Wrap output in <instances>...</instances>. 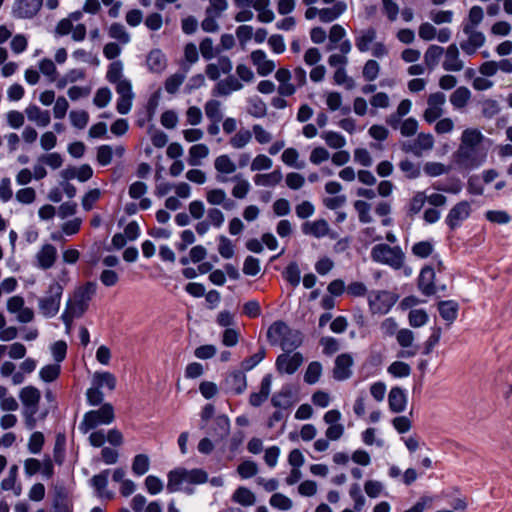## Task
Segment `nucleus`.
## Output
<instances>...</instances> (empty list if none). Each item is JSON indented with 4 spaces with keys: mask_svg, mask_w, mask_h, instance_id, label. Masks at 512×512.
I'll list each match as a JSON object with an SVG mask.
<instances>
[{
    "mask_svg": "<svg viewBox=\"0 0 512 512\" xmlns=\"http://www.w3.org/2000/svg\"><path fill=\"white\" fill-rule=\"evenodd\" d=\"M267 338L271 345H280L286 352L293 351L302 343L301 333L282 321H276L268 328Z\"/></svg>",
    "mask_w": 512,
    "mask_h": 512,
    "instance_id": "obj_1",
    "label": "nucleus"
},
{
    "mask_svg": "<svg viewBox=\"0 0 512 512\" xmlns=\"http://www.w3.org/2000/svg\"><path fill=\"white\" fill-rule=\"evenodd\" d=\"M97 285L94 282H87L77 287L71 298L67 301L66 309L73 315L82 316L89 307V302L96 293Z\"/></svg>",
    "mask_w": 512,
    "mask_h": 512,
    "instance_id": "obj_2",
    "label": "nucleus"
},
{
    "mask_svg": "<svg viewBox=\"0 0 512 512\" xmlns=\"http://www.w3.org/2000/svg\"><path fill=\"white\" fill-rule=\"evenodd\" d=\"M371 258L377 263L400 269L404 264V253L399 246L377 244L371 249Z\"/></svg>",
    "mask_w": 512,
    "mask_h": 512,
    "instance_id": "obj_3",
    "label": "nucleus"
},
{
    "mask_svg": "<svg viewBox=\"0 0 512 512\" xmlns=\"http://www.w3.org/2000/svg\"><path fill=\"white\" fill-rule=\"evenodd\" d=\"M115 419L114 408L110 403H104L97 410H91L85 413L79 429L86 434L99 425H108Z\"/></svg>",
    "mask_w": 512,
    "mask_h": 512,
    "instance_id": "obj_4",
    "label": "nucleus"
},
{
    "mask_svg": "<svg viewBox=\"0 0 512 512\" xmlns=\"http://www.w3.org/2000/svg\"><path fill=\"white\" fill-rule=\"evenodd\" d=\"M63 289L60 283L53 282L49 285L46 294L39 298V310L44 317L51 318L58 313Z\"/></svg>",
    "mask_w": 512,
    "mask_h": 512,
    "instance_id": "obj_5",
    "label": "nucleus"
},
{
    "mask_svg": "<svg viewBox=\"0 0 512 512\" xmlns=\"http://www.w3.org/2000/svg\"><path fill=\"white\" fill-rule=\"evenodd\" d=\"M457 154L460 164L467 170L478 169L486 160V155L478 148L459 147Z\"/></svg>",
    "mask_w": 512,
    "mask_h": 512,
    "instance_id": "obj_6",
    "label": "nucleus"
},
{
    "mask_svg": "<svg viewBox=\"0 0 512 512\" xmlns=\"http://www.w3.org/2000/svg\"><path fill=\"white\" fill-rule=\"evenodd\" d=\"M369 306L373 313L385 314L395 304L394 295L387 291H373L368 297Z\"/></svg>",
    "mask_w": 512,
    "mask_h": 512,
    "instance_id": "obj_7",
    "label": "nucleus"
},
{
    "mask_svg": "<svg viewBox=\"0 0 512 512\" xmlns=\"http://www.w3.org/2000/svg\"><path fill=\"white\" fill-rule=\"evenodd\" d=\"M7 310L12 314H17L16 319L21 323H29L34 319L33 310L25 307V301L22 296L10 297L7 301Z\"/></svg>",
    "mask_w": 512,
    "mask_h": 512,
    "instance_id": "obj_8",
    "label": "nucleus"
},
{
    "mask_svg": "<svg viewBox=\"0 0 512 512\" xmlns=\"http://www.w3.org/2000/svg\"><path fill=\"white\" fill-rule=\"evenodd\" d=\"M433 143L434 140L431 134L420 133L413 141L404 142L402 144V150L420 157L423 152L432 149Z\"/></svg>",
    "mask_w": 512,
    "mask_h": 512,
    "instance_id": "obj_9",
    "label": "nucleus"
},
{
    "mask_svg": "<svg viewBox=\"0 0 512 512\" xmlns=\"http://www.w3.org/2000/svg\"><path fill=\"white\" fill-rule=\"evenodd\" d=\"M446 97L442 92L433 93L428 98V108L424 112V118L427 122L432 123L437 120L442 112Z\"/></svg>",
    "mask_w": 512,
    "mask_h": 512,
    "instance_id": "obj_10",
    "label": "nucleus"
},
{
    "mask_svg": "<svg viewBox=\"0 0 512 512\" xmlns=\"http://www.w3.org/2000/svg\"><path fill=\"white\" fill-rule=\"evenodd\" d=\"M302 362L303 357L300 353L290 355L288 352L277 357L276 367L280 373L293 374L301 366Z\"/></svg>",
    "mask_w": 512,
    "mask_h": 512,
    "instance_id": "obj_11",
    "label": "nucleus"
},
{
    "mask_svg": "<svg viewBox=\"0 0 512 512\" xmlns=\"http://www.w3.org/2000/svg\"><path fill=\"white\" fill-rule=\"evenodd\" d=\"M19 398L23 405V411H38L41 399L40 391L33 386H26L21 389Z\"/></svg>",
    "mask_w": 512,
    "mask_h": 512,
    "instance_id": "obj_12",
    "label": "nucleus"
},
{
    "mask_svg": "<svg viewBox=\"0 0 512 512\" xmlns=\"http://www.w3.org/2000/svg\"><path fill=\"white\" fill-rule=\"evenodd\" d=\"M37 266L43 270L50 269L56 262L57 249L52 244H45L37 252Z\"/></svg>",
    "mask_w": 512,
    "mask_h": 512,
    "instance_id": "obj_13",
    "label": "nucleus"
},
{
    "mask_svg": "<svg viewBox=\"0 0 512 512\" xmlns=\"http://www.w3.org/2000/svg\"><path fill=\"white\" fill-rule=\"evenodd\" d=\"M43 0H17L14 13L19 18H32L42 6Z\"/></svg>",
    "mask_w": 512,
    "mask_h": 512,
    "instance_id": "obj_14",
    "label": "nucleus"
},
{
    "mask_svg": "<svg viewBox=\"0 0 512 512\" xmlns=\"http://www.w3.org/2000/svg\"><path fill=\"white\" fill-rule=\"evenodd\" d=\"M250 59L254 66L257 68V73L260 76H267L275 69V63L266 58V54L262 50H255L251 52Z\"/></svg>",
    "mask_w": 512,
    "mask_h": 512,
    "instance_id": "obj_15",
    "label": "nucleus"
},
{
    "mask_svg": "<svg viewBox=\"0 0 512 512\" xmlns=\"http://www.w3.org/2000/svg\"><path fill=\"white\" fill-rule=\"evenodd\" d=\"M353 359L349 354H341L335 360V367L333 369V377L336 380H345L351 376V366Z\"/></svg>",
    "mask_w": 512,
    "mask_h": 512,
    "instance_id": "obj_16",
    "label": "nucleus"
},
{
    "mask_svg": "<svg viewBox=\"0 0 512 512\" xmlns=\"http://www.w3.org/2000/svg\"><path fill=\"white\" fill-rule=\"evenodd\" d=\"M243 88V84L233 75H229L223 80H220L213 89L215 96H228L234 91H239Z\"/></svg>",
    "mask_w": 512,
    "mask_h": 512,
    "instance_id": "obj_17",
    "label": "nucleus"
},
{
    "mask_svg": "<svg viewBox=\"0 0 512 512\" xmlns=\"http://www.w3.org/2000/svg\"><path fill=\"white\" fill-rule=\"evenodd\" d=\"M471 212V206L468 201H461L450 209V231L459 226L467 219Z\"/></svg>",
    "mask_w": 512,
    "mask_h": 512,
    "instance_id": "obj_18",
    "label": "nucleus"
},
{
    "mask_svg": "<svg viewBox=\"0 0 512 512\" xmlns=\"http://www.w3.org/2000/svg\"><path fill=\"white\" fill-rule=\"evenodd\" d=\"M24 112L28 120L34 122L39 127H46L51 122L50 112L42 110L36 105H29Z\"/></svg>",
    "mask_w": 512,
    "mask_h": 512,
    "instance_id": "obj_19",
    "label": "nucleus"
},
{
    "mask_svg": "<svg viewBox=\"0 0 512 512\" xmlns=\"http://www.w3.org/2000/svg\"><path fill=\"white\" fill-rule=\"evenodd\" d=\"M226 389L235 394H241L247 387L246 376L241 371L231 372L225 379Z\"/></svg>",
    "mask_w": 512,
    "mask_h": 512,
    "instance_id": "obj_20",
    "label": "nucleus"
},
{
    "mask_svg": "<svg viewBox=\"0 0 512 512\" xmlns=\"http://www.w3.org/2000/svg\"><path fill=\"white\" fill-rule=\"evenodd\" d=\"M470 98L471 91L465 86H460L450 94V104L455 110L464 112Z\"/></svg>",
    "mask_w": 512,
    "mask_h": 512,
    "instance_id": "obj_21",
    "label": "nucleus"
},
{
    "mask_svg": "<svg viewBox=\"0 0 512 512\" xmlns=\"http://www.w3.org/2000/svg\"><path fill=\"white\" fill-rule=\"evenodd\" d=\"M330 228L328 222L324 219H319L313 222L307 221L302 224V232L306 235H311L316 238H321L329 234Z\"/></svg>",
    "mask_w": 512,
    "mask_h": 512,
    "instance_id": "obj_22",
    "label": "nucleus"
},
{
    "mask_svg": "<svg viewBox=\"0 0 512 512\" xmlns=\"http://www.w3.org/2000/svg\"><path fill=\"white\" fill-rule=\"evenodd\" d=\"M435 272L431 267H424L418 278L419 289L425 295H432L436 292L434 284Z\"/></svg>",
    "mask_w": 512,
    "mask_h": 512,
    "instance_id": "obj_23",
    "label": "nucleus"
},
{
    "mask_svg": "<svg viewBox=\"0 0 512 512\" xmlns=\"http://www.w3.org/2000/svg\"><path fill=\"white\" fill-rule=\"evenodd\" d=\"M271 383L272 376L268 374L261 381L260 391L254 392L250 395L249 403L252 406L258 407L268 399L271 390Z\"/></svg>",
    "mask_w": 512,
    "mask_h": 512,
    "instance_id": "obj_24",
    "label": "nucleus"
},
{
    "mask_svg": "<svg viewBox=\"0 0 512 512\" xmlns=\"http://www.w3.org/2000/svg\"><path fill=\"white\" fill-rule=\"evenodd\" d=\"M406 395L400 387H393L388 395L390 409L395 413H400L406 406Z\"/></svg>",
    "mask_w": 512,
    "mask_h": 512,
    "instance_id": "obj_25",
    "label": "nucleus"
},
{
    "mask_svg": "<svg viewBox=\"0 0 512 512\" xmlns=\"http://www.w3.org/2000/svg\"><path fill=\"white\" fill-rule=\"evenodd\" d=\"M468 500L458 487H450V512H466Z\"/></svg>",
    "mask_w": 512,
    "mask_h": 512,
    "instance_id": "obj_26",
    "label": "nucleus"
},
{
    "mask_svg": "<svg viewBox=\"0 0 512 512\" xmlns=\"http://www.w3.org/2000/svg\"><path fill=\"white\" fill-rule=\"evenodd\" d=\"M485 42V36L482 32L473 31L469 34L468 40L460 44L461 49L468 55H472Z\"/></svg>",
    "mask_w": 512,
    "mask_h": 512,
    "instance_id": "obj_27",
    "label": "nucleus"
},
{
    "mask_svg": "<svg viewBox=\"0 0 512 512\" xmlns=\"http://www.w3.org/2000/svg\"><path fill=\"white\" fill-rule=\"evenodd\" d=\"M483 139L484 135L480 130L468 128L462 132L461 144L459 147L478 148Z\"/></svg>",
    "mask_w": 512,
    "mask_h": 512,
    "instance_id": "obj_28",
    "label": "nucleus"
},
{
    "mask_svg": "<svg viewBox=\"0 0 512 512\" xmlns=\"http://www.w3.org/2000/svg\"><path fill=\"white\" fill-rule=\"evenodd\" d=\"M346 8V3L339 1L332 7L320 9V21L324 23L332 22L343 14Z\"/></svg>",
    "mask_w": 512,
    "mask_h": 512,
    "instance_id": "obj_29",
    "label": "nucleus"
},
{
    "mask_svg": "<svg viewBox=\"0 0 512 512\" xmlns=\"http://www.w3.org/2000/svg\"><path fill=\"white\" fill-rule=\"evenodd\" d=\"M54 508L56 512H70L68 492L62 486L54 487Z\"/></svg>",
    "mask_w": 512,
    "mask_h": 512,
    "instance_id": "obj_30",
    "label": "nucleus"
},
{
    "mask_svg": "<svg viewBox=\"0 0 512 512\" xmlns=\"http://www.w3.org/2000/svg\"><path fill=\"white\" fill-rule=\"evenodd\" d=\"M147 65L153 72H161L166 66V59L164 54L159 49L150 51L147 56Z\"/></svg>",
    "mask_w": 512,
    "mask_h": 512,
    "instance_id": "obj_31",
    "label": "nucleus"
},
{
    "mask_svg": "<svg viewBox=\"0 0 512 512\" xmlns=\"http://www.w3.org/2000/svg\"><path fill=\"white\" fill-rule=\"evenodd\" d=\"M376 39V30L372 27L361 31L360 35L356 38L355 44L360 52H366L370 49V44Z\"/></svg>",
    "mask_w": 512,
    "mask_h": 512,
    "instance_id": "obj_32",
    "label": "nucleus"
},
{
    "mask_svg": "<svg viewBox=\"0 0 512 512\" xmlns=\"http://www.w3.org/2000/svg\"><path fill=\"white\" fill-rule=\"evenodd\" d=\"M116 377L110 372H95L93 375V384L99 387H107L110 391L116 388Z\"/></svg>",
    "mask_w": 512,
    "mask_h": 512,
    "instance_id": "obj_33",
    "label": "nucleus"
},
{
    "mask_svg": "<svg viewBox=\"0 0 512 512\" xmlns=\"http://www.w3.org/2000/svg\"><path fill=\"white\" fill-rule=\"evenodd\" d=\"M270 0H256L254 9L258 11V20L263 23H270L274 20V13L269 9Z\"/></svg>",
    "mask_w": 512,
    "mask_h": 512,
    "instance_id": "obj_34",
    "label": "nucleus"
},
{
    "mask_svg": "<svg viewBox=\"0 0 512 512\" xmlns=\"http://www.w3.org/2000/svg\"><path fill=\"white\" fill-rule=\"evenodd\" d=\"M186 481L185 469L178 468L168 473L167 490L176 492L180 489V485Z\"/></svg>",
    "mask_w": 512,
    "mask_h": 512,
    "instance_id": "obj_35",
    "label": "nucleus"
},
{
    "mask_svg": "<svg viewBox=\"0 0 512 512\" xmlns=\"http://www.w3.org/2000/svg\"><path fill=\"white\" fill-rule=\"evenodd\" d=\"M282 173L280 170H274L268 174H257L254 177V182L259 186H275L282 181Z\"/></svg>",
    "mask_w": 512,
    "mask_h": 512,
    "instance_id": "obj_36",
    "label": "nucleus"
},
{
    "mask_svg": "<svg viewBox=\"0 0 512 512\" xmlns=\"http://www.w3.org/2000/svg\"><path fill=\"white\" fill-rule=\"evenodd\" d=\"M209 154V149L205 144H196L189 149L188 163L191 166H199L200 160L206 158Z\"/></svg>",
    "mask_w": 512,
    "mask_h": 512,
    "instance_id": "obj_37",
    "label": "nucleus"
},
{
    "mask_svg": "<svg viewBox=\"0 0 512 512\" xmlns=\"http://www.w3.org/2000/svg\"><path fill=\"white\" fill-rule=\"evenodd\" d=\"M427 196L424 192H417L407 206V216L414 218L422 210Z\"/></svg>",
    "mask_w": 512,
    "mask_h": 512,
    "instance_id": "obj_38",
    "label": "nucleus"
},
{
    "mask_svg": "<svg viewBox=\"0 0 512 512\" xmlns=\"http://www.w3.org/2000/svg\"><path fill=\"white\" fill-rule=\"evenodd\" d=\"M292 392L289 388H283L280 392L274 394L271 403L276 408L289 409L292 406L290 398Z\"/></svg>",
    "mask_w": 512,
    "mask_h": 512,
    "instance_id": "obj_39",
    "label": "nucleus"
},
{
    "mask_svg": "<svg viewBox=\"0 0 512 512\" xmlns=\"http://www.w3.org/2000/svg\"><path fill=\"white\" fill-rule=\"evenodd\" d=\"M214 167L222 174H231L236 171L235 163L227 155L218 156L214 161Z\"/></svg>",
    "mask_w": 512,
    "mask_h": 512,
    "instance_id": "obj_40",
    "label": "nucleus"
},
{
    "mask_svg": "<svg viewBox=\"0 0 512 512\" xmlns=\"http://www.w3.org/2000/svg\"><path fill=\"white\" fill-rule=\"evenodd\" d=\"M205 114L212 122H220L223 118L221 103L218 100H209L205 104Z\"/></svg>",
    "mask_w": 512,
    "mask_h": 512,
    "instance_id": "obj_41",
    "label": "nucleus"
},
{
    "mask_svg": "<svg viewBox=\"0 0 512 512\" xmlns=\"http://www.w3.org/2000/svg\"><path fill=\"white\" fill-rule=\"evenodd\" d=\"M252 138V134L247 129H240L234 136L229 140V144L235 149H241L245 147Z\"/></svg>",
    "mask_w": 512,
    "mask_h": 512,
    "instance_id": "obj_42",
    "label": "nucleus"
},
{
    "mask_svg": "<svg viewBox=\"0 0 512 512\" xmlns=\"http://www.w3.org/2000/svg\"><path fill=\"white\" fill-rule=\"evenodd\" d=\"M321 137L325 140L326 144L329 147L334 148V149H340L343 146H345V144H346L345 138L337 132H333V131L323 132L321 134Z\"/></svg>",
    "mask_w": 512,
    "mask_h": 512,
    "instance_id": "obj_43",
    "label": "nucleus"
},
{
    "mask_svg": "<svg viewBox=\"0 0 512 512\" xmlns=\"http://www.w3.org/2000/svg\"><path fill=\"white\" fill-rule=\"evenodd\" d=\"M185 78L186 72H178L169 76L165 81V90L170 94H175Z\"/></svg>",
    "mask_w": 512,
    "mask_h": 512,
    "instance_id": "obj_44",
    "label": "nucleus"
},
{
    "mask_svg": "<svg viewBox=\"0 0 512 512\" xmlns=\"http://www.w3.org/2000/svg\"><path fill=\"white\" fill-rule=\"evenodd\" d=\"M214 426L215 433L220 439H223L229 435L230 421L227 416H217L214 420Z\"/></svg>",
    "mask_w": 512,
    "mask_h": 512,
    "instance_id": "obj_45",
    "label": "nucleus"
},
{
    "mask_svg": "<svg viewBox=\"0 0 512 512\" xmlns=\"http://www.w3.org/2000/svg\"><path fill=\"white\" fill-rule=\"evenodd\" d=\"M444 53V49L440 46L432 45L428 48L425 53V62L428 67H435L442 57Z\"/></svg>",
    "mask_w": 512,
    "mask_h": 512,
    "instance_id": "obj_46",
    "label": "nucleus"
},
{
    "mask_svg": "<svg viewBox=\"0 0 512 512\" xmlns=\"http://www.w3.org/2000/svg\"><path fill=\"white\" fill-rule=\"evenodd\" d=\"M379 72H380L379 63L376 60L370 59L364 64V67L362 70V76L366 81L371 82V81H374L378 77Z\"/></svg>",
    "mask_w": 512,
    "mask_h": 512,
    "instance_id": "obj_47",
    "label": "nucleus"
},
{
    "mask_svg": "<svg viewBox=\"0 0 512 512\" xmlns=\"http://www.w3.org/2000/svg\"><path fill=\"white\" fill-rule=\"evenodd\" d=\"M233 499L244 506H250L255 503V495L245 487L238 488L233 495Z\"/></svg>",
    "mask_w": 512,
    "mask_h": 512,
    "instance_id": "obj_48",
    "label": "nucleus"
},
{
    "mask_svg": "<svg viewBox=\"0 0 512 512\" xmlns=\"http://www.w3.org/2000/svg\"><path fill=\"white\" fill-rule=\"evenodd\" d=\"M149 457L145 454H138L134 457L132 471L136 475H143L149 470Z\"/></svg>",
    "mask_w": 512,
    "mask_h": 512,
    "instance_id": "obj_49",
    "label": "nucleus"
},
{
    "mask_svg": "<svg viewBox=\"0 0 512 512\" xmlns=\"http://www.w3.org/2000/svg\"><path fill=\"white\" fill-rule=\"evenodd\" d=\"M71 124L77 129H84L89 121V114L84 110H73L69 114Z\"/></svg>",
    "mask_w": 512,
    "mask_h": 512,
    "instance_id": "obj_50",
    "label": "nucleus"
},
{
    "mask_svg": "<svg viewBox=\"0 0 512 512\" xmlns=\"http://www.w3.org/2000/svg\"><path fill=\"white\" fill-rule=\"evenodd\" d=\"M485 218L491 222L504 225L510 222V215L504 210H488L485 213Z\"/></svg>",
    "mask_w": 512,
    "mask_h": 512,
    "instance_id": "obj_51",
    "label": "nucleus"
},
{
    "mask_svg": "<svg viewBox=\"0 0 512 512\" xmlns=\"http://www.w3.org/2000/svg\"><path fill=\"white\" fill-rule=\"evenodd\" d=\"M233 180L237 181V183L232 189V195L235 198H239V199L245 198L250 190L249 182L245 179H242L240 177V175L234 176Z\"/></svg>",
    "mask_w": 512,
    "mask_h": 512,
    "instance_id": "obj_52",
    "label": "nucleus"
},
{
    "mask_svg": "<svg viewBox=\"0 0 512 512\" xmlns=\"http://www.w3.org/2000/svg\"><path fill=\"white\" fill-rule=\"evenodd\" d=\"M109 36L113 39L126 44L130 40V36L127 33L125 27L120 23H113L109 28Z\"/></svg>",
    "mask_w": 512,
    "mask_h": 512,
    "instance_id": "obj_53",
    "label": "nucleus"
},
{
    "mask_svg": "<svg viewBox=\"0 0 512 512\" xmlns=\"http://www.w3.org/2000/svg\"><path fill=\"white\" fill-rule=\"evenodd\" d=\"M321 372H322V366L319 362H311L308 367H307V370L305 372V375H304V380L306 383L308 384H314L316 383L320 376H321Z\"/></svg>",
    "mask_w": 512,
    "mask_h": 512,
    "instance_id": "obj_54",
    "label": "nucleus"
},
{
    "mask_svg": "<svg viewBox=\"0 0 512 512\" xmlns=\"http://www.w3.org/2000/svg\"><path fill=\"white\" fill-rule=\"evenodd\" d=\"M298 157H299V153L295 148L285 149L281 156L282 161L286 165L295 167L297 169H302V168H304V163L303 162L298 163L297 162Z\"/></svg>",
    "mask_w": 512,
    "mask_h": 512,
    "instance_id": "obj_55",
    "label": "nucleus"
},
{
    "mask_svg": "<svg viewBox=\"0 0 512 512\" xmlns=\"http://www.w3.org/2000/svg\"><path fill=\"white\" fill-rule=\"evenodd\" d=\"M483 183L479 175H471L467 181V191L471 195L481 196L484 193Z\"/></svg>",
    "mask_w": 512,
    "mask_h": 512,
    "instance_id": "obj_56",
    "label": "nucleus"
},
{
    "mask_svg": "<svg viewBox=\"0 0 512 512\" xmlns=\"http://www.w3.org/2000/svg\"><path fill=\"white\" fill-rule=\"evenodd\" d=\"M270 505L280 510H289L292 508L293 503L291 499L281 493H275L270 498Z\"/></svg>",
    "mask_w": 512,
    "mask_h": 512,
    "instance_id": "obj_57",
    "label": "nucleus"
},
{
    "mask_svg": "<svg viewBox=\"0 0 512 512\" xmlns=\"http://www.w3.org/2000/svg\"><path fill=\"white\" fill-rule=\"evenodd\" d=\"M39 163H43L51 167L52 169H58L63 164V158L62 156L57 153H49V154H43L41 155L38 160Z\"/></svg>",
    "mask_w": 512,
    "mask_h": 512,
    "instance_id": "obj_58",
    "label": "nucleus"
},
{
    "mask_svg": "<svg viewBox=\"0 0 512 512\" xmlns=\"http://www.w3.org/2000/svg\"><path fill=\"white\" fill-rule=\"evenodd\" d=\"M354 208L358 212L359 220L362 223H370L372 222V216L370 215V204L357 200L354 202Z\"/></svg>",
    "mask_w": 512,
    "mask_h": 512,
    "instance_id": "obj_59",
    "label": "nucleus"
},
{
    "mask_svg": "<svg viewBox=\"0 0 512 512\" xmlns=\"http://www.w3.org/2000/svg\"><path fill=\"white\" fill-rule=\"evenodd\" d=\"M122 63L120 61H114L109 65L106 77L110 83H117L122 81Z\"/></svg>",
    "mask_w": 512,
    "mask_h": 512,
    "instance_id": "obj_60",
    "label": "nucleus"
},
{
    "mask_svg": "<svg viewBox=\"0 0 512 512\" xmlns=\"http://www.w3.org/2000/svg\"><path fill=\"white\" fill-rule=\"evenodd\" d=\"M60 374L59 364H50L40 370V378L45 382H52L58 378Z\"/></svg>",
    "mask_w": 512,
    "mask_h": 512,
    "instance_id": "obj_61",
    "label": "nucleus"
},
{
    "mask_svg": "<svg viewBox=\"0 0 512 512\" xmlns=\"http://www.w3.org/2000/svg\"><path fill=\"white\" fill-rule=\"evenodd\" d=\"M399 168L403 173H405L407 178L414 179L420 175V167L419 165L413 163L412 161L405 159L399 163Z\"/></svg>",
    "mask_w": 512,
    "mask_h": 512,
    "instance_id": "obj_62",
    "label": "nucleus"
},
{
    "mask_svg": "<svg viewBox=\"0 0 512 512\" xmlns=\"http://www.w3.org/2000/svg\"><path fill=\"white\" fill-rule=\"evenodd\" d=\"M500 112L499 103L493 99H486L482 102V115L491 119Z\"/></svg>",
    "mask_w": 512,
    "mask_h": 512,
    "instance_id": "obj_63",
    "label": "nucleus"
},
{
    "mask_svg": "<svg viewBox=\"0 0 512 512\" xmlns=\"http://www.w3.org/2000/svg\"><path fill=\"white\" fill-rule=\"evenodd\" d=\"M237 471L242 478H250L257 474L258 467L255 462L247 460L238 466Z\"/></svg>",
    "mask_w": 512,
    "mask_h": 512,
    "instance_id": "obj_64",
    "label": "nucleus"
}]
</instances>
